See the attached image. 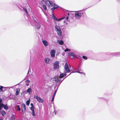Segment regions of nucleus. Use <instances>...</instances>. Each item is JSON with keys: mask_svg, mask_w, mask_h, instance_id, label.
Instances as JSON below:
<instances>
[{"mask_svg": "<svg viewBox=\"0 0 120 120\" xmlns=\"http://www.w3.org/2000/svg\"><path fill=\"white\" fill-rule=\"evenodd\" d=\"M75 13V18L78 19H79L81 16H84L85 15V13L84 10H80L73 11Z\"/></svg>", "mask_w": 120, "mask_h": 120, "instance_id": "1", "label": "nucleus"}, {"mask_svg": "<svg viewBox=\"0 0 120 120\" xmlns=\"http://www.w3.org/2000/svg\"><path fill=\"white\" fill-rule=\"evenodd\" d=\"M45 2L46 4L49 7V6L53 7V8L52 9V10L53 12L55 9L58 7V6L56 5L54 2L50 1L49 0H46Z\"/></svg>", "mask_w": 120, "mask_h": 120, "instance_id": "2", "label": "nucleus"}, {"mask_svg": "<svg viewBox=\"0 0 120 120\" xmlns=\"http://www.w3.org/2000/svg\"><path fill=\"white\" fill-rule=\"evenodd\" d=\"M66 75L65 73H62L59 76V78H54L53 80L55 81V82H61V80L60 78L64 77V76H65Z\"/></svg>", "mask_w": 120, "mask_h": 120, "instance_id": "3", "label": "nucleus"}, {"mask_svg": "<svg viewBox=\"0 0 120 120\" xmlns=\"http://www.w3.org/2000/svg\"><path fill=\"white\" fill-rule=\"evenodd\" d=\"M55 28L58 35L59 36H61L62 35V33L59 26L56 25L55 26Z\"/></svg>", "mask_w": 120, "mask_h": 120, "instance_id": "4", "label": "nucleus"}, {"mask_svg": "<svg viewBox=\"0 0 120 120\" xmlns=\"http://www.w3.org/2000/svg\"><path fill=\"white\" fill-rule=\"evenodd\" d=\"M59 62L58 61L55 62L53 65V68L55 70H58L59 68Z\"/></svg>", "mask_w": 120, "mask_h": 120, "instance_id": "5", "label": "nucleus"}, {"mask_svg": "<svg viewBox=\"0 0 120 120\" xmlns=\"http://www.w3.org/2000/svg\"><path fill=\"white\" fill-rule=\"evenodd\" d=\"M34 98L36 99L37 101L39 102L42 103L43 101V100L42 98L37 96H35Z\"/></svg>", "mask_w": 120, "mask_h": 120, "instance_id": "6", "label": "nucleus"}, {"mask_svg": "<svg viewBox=\"0 0 120 120\" xmlns=\"http://www.w3.org/2000/svg\"><path fill=\"white\" fill-rule=\"evenodd\" d=\"M65 69L66 73H69L70 72V70L69 69V66L67 63L65 64Z\"/></svg>", "mask_w": 120, "mask_h": 120, "instance_id": "7", "label": "nucleus"}, {"mask_svg": "<svg viewBox=\"0 0 120 120\" xmlns=\"http://www.w3.org/2000/svg\"><path fill=\"white\" fill-rule=\"evenodd\" d=\"M2 107H3L5 110L8 109V107L7 105H5L3 104H1L0 105V110Z\"/></svg>", "mask_w": 120, "mask_h": 120, "instance_id": "8", "label": "nucleus"}, {"mask_svg": "<svg viewBox=\"0 0 120 120\" xmlns=\"http://www.w3.org/2000/svg\"><path fill=\"white\" fill-rule=\"evenodd\" d=\"M40 25L38 23L36 22L35 24V28L37 30H39L40 27Z\"/></svg>", "mask_w": 120, "mask_h": 120, "instance_id": "9", "label": "nucleus"}, {"mask_svg": "<svg viewBox=\"0 0 120 120\" xmlns=\"http://www.w3.org/2000/svg\"><path fill=\"white\" fill-rule=\"evenodd\" d=\"M55 52L54 50H52L50 52L51 56L52 57H54L55 56Z\"/></svg>", "mask_w": 120, "mask_h": 120, "instance_id": "10", "label": "nucleus"}, {"mask_svg": "<svg viewBox=\"0 0 120 120\" xmlns=\"http://www.w3.org/2000/svg\"><path fill=\"white\" fill-rule=\"evenodd\" d=\"M22 109L23 112H24L26 110V106L24 104H22L21 105Z\"/></svg>", "mask_w": 120, "mask_h": 120, "instance_id": "11", "label": "nucleus"}, {"mask_svg": "<svg viewBox=\"0 0 120 120\" xmlns=\"http://www.w3.org/2000/svg\"><path fill=\"white\" fill-rule=\"evenodd\" d=\"M42 42L45 46H47L48 45V42L47 41L43 40L42 41Z\"/></svg>", "mask_w": 120, "mask_h": 120, "instance_id": "12", "label": "nucleus"}, {"mask_svg": "<svg viewBox=\"0 0 120 120\" xmlns=\"http://www.w3.org/2000/svg\"><path fill=\"white\" fill-rule=\"evenodd\" d=\"M50 60V59L49 58H45L44 59L45 62L47 64H48L49 63Z\"/></svg>", "mask_w": 120, "mask_h": 120, "instance_id": "13", "label": "nucleus"}, {"mask_svg": "<svg viewBox=\"0 0 120 120\" xmlns=\"http://www.w3.org/2000/svg\"><path fill=\"white\" fill-rule=\"evenodd\" d=\"M15 95H18L19 93L20 89L19 88L16 89L15 90Z\"/></svg>", "mask_w": 120, "mask_h": 120, "instance_id": "14", "label": "nucleus"}, {"mask_svg": "<svg viewBox=\"0 0 120 120\" xmlns=\"http://www.w3.org/2000/svg\"><path fill=\"white\" fill-rule=\"evenodd\" d=\"M27 92L30 94L32 92V89L30 88H29L27 90Z\"/></svg>", "mask_w": 120, "mask_h": 120, "instance_id": "15", "label": "nucleus"}, {"mask_svg": "<svg viewBox=\"0 0 120 120\" xmlns=\"http://www.w3.org/2000/svg\"><path fill=\"white\" fill-rule=\"evenodd\" d=\"M15 108L16 109H17L18 111H20V109L19 107V105L16 106L15 107Z\"/></svg>", "mask_w": 120, "mask_h": 120, "instance_id": "16", "label": "nucleus"}, {"mask_svg": "<svg viewBox=\"0 0 120 120\" xmlns=\"http://www.w3.org/2000/svg\"><path fill=\"white\" fill-rule=\"evenodd\" d=\"M73 72L78 73H80V74H82L84 76H85L86 75L85 73L83 72H80V71H77L76 72Z\"/></svg>", "mask_w": 120, "mask_h": 120, "instance_id": "17", "label": "nucleus"}, {"mask_svg": "<svg viewBox=\"0 0 120 120\" xmlns=\"http://www.w3.org/2000/svg\"><path fill=\"white\" fill-rule=\"evenodd\" d=\"M69 56L73 58L75 56V54L73 53H70L69 54Z\"/></svg>", "mask_w": 120, "mask_h": 120, "instance_id": "18", "label": "nucleus"}, {"mask_svg": "<svg viewBox=\"0 0 120 120\" xmlns=\"http://www.w3.org/2000/svg\"><path fill=\"white\" fill-rule=\"evenodd\" d=\"M55 19L57 21H59L61 20L62 19H64L65 18V17H63L62 18H60L59 19H57L55 17H54Z\"/></svg>", "mask_w": 120, "mask_h": 120, "instance_id": "19", "label": "nucleus"}, {"mask_svg": "<svg viewBox=\"0 0 120 120\" xmlns=\"http://www.w3.org/2000/svg\"><path fill=\"white\" fill-rule=\"evenodd\" d=\"M56 91H57V90H56L55 91V92L54 93V94H53V97L52 98V100H51L52 101H53L54 100V97H55V94H56Z\"/></svg>", "mask_w": 120, "mask_h": 120, "instance_id": "20", "label": "nucleus"}, {"mask_svg": "<svg viewBox=\"0 0 120 120\" xmlns=\"http://www.w3.org/2000/svg\"><path fill=\"white\" fill-rule=\"evenodd\" d=\"M58 42L60 45H63V42L62 41L58 40L57 41Z\"/></svg>", "mask_w": 120, "mask_h": 120, "instance_id": "21", "label": "nucleus"}, {"mask_svg": "<svg viewBox=\"0 0 120 120\" xmlns=\"http://www.w3.org/2000/svg\"><path fill=\"white\" fill-rule=\"evenodd\" d=\"M30 100L29 99L27 101H26V104L28 106L30 104Z\"/></svg>", "mask_w": 120, "mask_h": 120, "instance_id": "22", "label": "nucleus"}, {"mask_svg": "<svg viewBox=\"0 0 120 120\" xmlns=\"http://www.w3.org/2000/svg\"><path fill=\"white\" fill-rule=\"evenodd\" d=\"M3 116L4 115L6 114V112L5 111H2L1 112Z\"/></svg>", "mask_w": 120, "mask_h": 120, "instance_id": "23", "label": "nucleus"}, {"mask_svg": "<svg viewBox=\"0 0 120 120\" xmlns=\"http://www.w3.org/2000/svg\"><path fill=\"white\" fill-rule=\"evenodd\" d=\"M0 86V90L1 91H4V90L3 89V88H4V87H3L2 86Z\"/></svg>", "mask_w": 120, "mask_h": 120, "instance_id": "24", "label": "nucleus"}, {"mask_svg": "<svg viewBox=\"0 0 120 120\" xmlns=\"http://www.w3.org/2000/svg\"><path fill=\"white\" fill-rule=\"evenodd\" d=\"M32 112L34 111V107H31L30 108Z\"/></svg>", "mask_w": 120, "mask_h": 120, "instance_id": "25", "label": "nucleus"}, {"mask_svg": "<svg viewBox=\"0 0 120 120\" xmlns=\"http://www.w3.org/2000/svg\"><path fill=\"white\" fill-rule=\"evenodd\" d=\"M43 7L44 9L45 10H46L47 9L46 7V6L45 5H43Z\"/></svg>", "mask_w": 120, "mask_h": 120, "instance_id": "26", "label": "nucleus"}, {"mask_svg": "<svg viewBox=\"0 0 120 120\" xmlns=\"http://www.w3.org/2000/svg\"><path fill=\"white\" fill-rule=\"evenodd\" d=\"M70 51V49H68L67 48L64 51L65 52H66L68 51Z\"/></svg>", "mask_w": 120, "mask_h": 120, "instance_id": "27", "label": "nucleus"}, {"mask_svg": "<svg viewBox=\"0 0 120 120\" xmlns=\"http://www.w3.org/2000/svg\"><path fill=\"white\" fill-rule=\"evenodd\" d=\"M82 58L83 59L85 60H86L87 59V57L85 56H83Z\"/></svg>", "mask_w": 120, "mask_h": 120, "instance_id": "28", "label": "nucleus"}, {"mask_svg": "<svg viewBox=\"0 0 120 120\" xmlns=\"http://www.w3.org/2000/svg\"><path fill=\"white\" fill-rule=\"evenodd\" d=\"M23 9L27 13H28L27 10L25 8H23Z\"/></svg>", "mask_w": 120, "mask_h": 120, "instance_id": "29", "label": "nucleus"}, {"mask_svg": "<svg viewBox=\"0 0 120 120\" xmlns=\"http://www.w3.org/2000/svg\"><path fill=\"white\" fill-rule=\"evenodd\" d=\"M32 115L33 116H35V115L34 111L32 112Z\"/></svg>", "mask_w": 120, "mask_h": 120, "instance_id": "30", "label": "nucleus"}, {"mask_svg": "<svg viewBox=\"0 0 120 120\" xmlns=\"http://www.w3.org/2000/svg\"><path fill=\"white\" fill-rule=\"evenodd\" d=\"M2 101V100L1 99H0V105H1V104H3L2 103H1V102Z\"/></svg>", "mask_w": 120, "mask_h": 120, "instance_id": "31", "label": "nucleus"}, {"mask_svg": "<svg viewBox=\"0 0 120 120\" xmlns=\"http://www.w3.org/2000/svg\"><path fill=\"white\" fill-rule=\"evenodd\" d=\"M68 18H69V17H67L66 18V19H65V20L67 21H68Z\"/></svg>", "mask_w": 120, "mask_h": 120, "instance_id": "32", "label": "nucleus"}, {"mask_svg": "<svg viewBox=\"0 0 120 120\" xmlns=\"http://www.w3.org/2000/svg\"><path fill=\"white\" fill-rule=\"evenodd\" d=\"M26 82H30V81L29 80H26Z\"/></svg>", "mask_w": 120, "mask_h": 120, "instance_id": "33", "label": "nucleus"}, {"mask_svg": "<svg viewBox=\"0 0 120 120\" xmlns=\"http://www.w3.org/2000/svg\"><path fill=\"white\" fill-rule=\"evenodd\" d=\"M31 106V107H34L33 105V104L32 103H31L30 104Z\"/></svg>", "mask_w": 120, "mask_h": 120, "instance_id": "34", "label": "nucleus"}, {"mask_svg": "<svg viewBox=\"0 0 120 120\" xmlns=\"http://www.w3.org/2000/svg\"><path fill=\"white\" fill-rule=\"evenodd\" d=\"M54 17H55L54 16H53V19L54 20V21H55L56 20L55 19V18H54Z\"/></svg>", "mask_w": 120, "mask_h": 120, "instance_id": "35", "label": "nucleus"}, {"mask_svg": "<svg viewBox=\"0 0 120 120\" xmlns=\"http://www.w3.org/2000/svg\"><path fill=\"white\" fill-rule=\"evenodd\" d=\"M26 85L27 86H28L29 85V84L28 83H27V84H26Z\"/></svg>", "mask_w": 120, "mask_h": 120, "instance_id": "36", "label": "nucleus"}, {"mask_svg": "<svg viewBox=\"0 0 120 120\" xmlns=\"http://www.w3.org/2000/svg\"><path fill=\"white\" fill-rule=\"evenodd\" d=\"M58 83V86H57V88H58V86H59V83Z\"/></svg>", "mask_w": 120, "mask_h": 120, "instance_id": "37", "label": "nucleus"}, {"mask_svg": "<svg viewBox=\"0 0 120 120\" xmlns=\"http://www.w3.org/2000/svg\"><path fill=\"white\" fill-rule=\"evenodd\" d=\"M117 1H120V0H116Z\"/></svg>", "mask_w": 120, "mask_h": 120, "instance_id": "38", "label": "nucleus"}, {"mask_svg": "<svg viewBox=\"0 0 120 120\" xmlns=\"http://www.w3.org/2000/svg\"><path fill=\"white\" fill-rule=\"evenodd\" d=\"M66 22V21H64V23H65V22Z\"/></svg>", "mask_w": 120, "mask_h": 120, "instance_id": "39", "label": "nucleus"}, {"mask_svg": "<svg viewBox=\"0 0 120 120\" xmlns=\"http://www.w3.org/2000/svg\"><path fill=\"white\" fill-rule=\"evenodd\" d=\"M29 73V70L28 71L27 74H28Z\"/></svg>", "mask_w": 120, "mask_h": 120, "instance_id": "40", "label": "nucleus"}, {"mask_svg": "<svg viewBox=\"0 0 120 120\" xmlns=\"http://www.w3.org/2000/svg\"><path fill=\"white\" fill-rule=\"evenodd\" d=\"M0 120H3L2 119H0Z\"/></svg>", "mask_w": 120, "mask_h": 120, "instance_id": "41", "label": "nucleus"}, {"mask_svg": "<svg viewBox=\"0 0 120 120\" xmlns=\"http://www.w3.org/2000/svg\"><path fill=\"white\" fill-rule=\"evenodd\" d=\"M120 52H119L118 53H117L119 54Z\"/></svg>", "mask_w": 120, "mask_h": 120, "instance_id": "42", "label": "nucleus"}, {"mask_svg": "<svg viewBox=\"0 0 120 120\" xmlns=\"http://www.w3.org/2000/svg\"><path fill=\"white\" fill-rule=\"evenodd\" d=\"M66 24H68V23H66Z\"/></svg>", "mask_w": 120, "mask_h": 120, "instance_id": "43", "label": "nucleus"}]
</instances>
